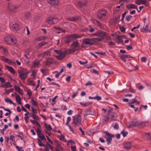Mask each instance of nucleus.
I'll return each mask as SVG.
<instances>
[{
    "instance_id": "a19ab883",
    "label": "nucleus",
    "mask_w": 151,
    "mask_h": 151,
    "mask_svg": "<svg viewBox=\"0 0 151 151\" xmlns=\"http://www.w3.org/2000/svg\"><path fill=\"white\" fill-rule=\"evenodd\" d=\"M45 39H46V38L45 37L41 36V37L37 38H36V40H37L39 41H40L45 40Z\"/></svg>"
},
{
    "instance_id": "7c9ffc66",
    "label": "nucleus",
    "mask_w": 151,
    "mask_h": 151,
    "mask_svg": "<svg viewBox=\"0 0 151 151\" xmlns=\"http://www.w3.org/2000/svg\"><path fill=\"white\" fill-rule=\"evenodd\" d=\"M6 68L12 73L14 74L15 73V71L13 68L12 67L7 66L6 67Z\"/></svg>"
},
{
    "instance_id": "dca6fc26",
    "label": "nucleus",
    "mask_w": 151,
    "mask_h": 151,
    "mask_svg": "<svg viewBox=\"0 0 151 151\" xmlns=\"http://www.w3.org/2000/svg\"><path fill=\"white\" fill-rule=\"evenodd\" d=\"M46 65H50L51 64L54 63V60L52 58H48L46 61Z\"/></svg>"
},
{
    "instance_id": "4be33fe9",
    "label": "nucleus",
    "mask_w": 151,
    "mask_h": 151,
    "mask_svg": "<svg viewBox=\"0 0 151 151\" xmlns=\"http://www.w3.org/2000/svg\"><path fill=\"white\" fill-rule=\"evenodd\" d=\"M104 133L106 134V135L105 136V138L106 139H112L113 137L114 136V135L111 134L109 133V132L107 131L105 132Z\"/></svg>"
},
{
    "instance_id": "c85d7f7f",
    "label": "nucleus",
    "mask_w": 151,
    "mask_h": 151,
    "mask_svg": "<svg viewBox=\"0 0 151 151\" xmlns=\"http://www.w3.org/2000/svg\"><path fill=\"white\" fill-rule=\"evenodd\" d=\"M64 41L65 43H69L72 41L69 35L64 38Z\"/></svg>"
},
{
    "instance_id": "864d4df0",
    "label": "nucleus",
    "mask_w": 151,
    "mask_h": 151,
    "mask_svg": "<svg viewBox=\"0 0 151 151\" xmlns=\"http://www.w3.org/2000/svg\"><path fill=\"white\" fill-rule=\"evenodd\" d=\"M95 99H96L98 101L100 100L101 99V97L100 96H98L97 94L96 96L95 97Z\"/></svg>"
},
{
    "instance_id": "412c9836",
    "label": "nucleus",
    "mask_w": 151,
    "mask_h": 151,
    "mask_svg": "<svg viewBox=\"0 0 151 151\" xmlns=\"http://www.w3.org/2000/svg\"><path fill=\"white\" fill-rule=\"evenodd\" d=\"M127 7L129 9H138L137 6L132 4H128L127 6Z\"/></svg>"
},
{
    "instance_id": "a878e982",
    "label": "nucleus",
    "mask_w": 151,
    "mask_h": 151,
    "mask_svg": "<svg viewBox=\"0 0 151 151\" xmlns=\"http://www.w3.org/2000/svg\"><path fill=\"white\" fill-rule=\"evenodd\" d=\"M12 86L11 85V83L9 82H7L5 84H2V87H4L6 88L11 87Z\"/></svg>"
},
{
    "instance_id": "aec40b11",
    "label": "nucleus",
    "mask_w": 151,
    "mask_h": 151,
    "mask_svg": "<svg viewBox=\"0 0 151 151\" xmlns=\"http://www.w3.org/2000/svg\"><path fill=\"white\" fill-rule=\"evenodd\" d=\"M86 1H81L79 2L77 4L78 6L80 7L85 6L86 5Z\"/></svg>"
},
{
    "instance_id": "4c0bfd02",
    "label": "nucleus",
    "mask_w": 151,
    "mask_h": 151,
    "mask_svg": "<svg viewBox=\"0 0 151 151\" xmlns=\"http://www.w3.org/2000/svg\"><path fill=\"white\" fill-rule=\"evenodd\" d=\"M45 126L47 129L48 131H50L52 129V128L50 124L47 125V124H45Z\"/></svg>"
},
{
    "instance_id": "3c124183",
    "label": "nucleus",
    "mask_w": 151,
    "mask_h": 151,
    "mask_svg": "<svg viewBox=\"0 0 151 151\" xmlns=\"http://www.w3.org/2000/svg\"><path fill=\"white\" fill-rule=\"evenodd\" d=\"M13 90V88H11L9 89L5 90V91L6 93L9 94V93L12 92Z\"/></svg>"
},
{
    "instance_id": "79ce46f5",
    "label": "nucleus",
    "mask_w": 151,
    "mask_h": 151,
    "mask_svg": "<svg viewBox=\"0 0 151 151\" xmlns=\"http://www.w3.org/2000/svg\"><path fill=\"white\" fill-rule=\"evenodd\" d=\"M16 100L17 101H21V99L20 96L18 95H16Z\"/></svg>"
},
{
    "instance_id": "e433bc0d",
    "label": "nucleus",
    "mask_w": 151,
    "mask_h": 151,
    "mask_svg": "<svg viewBox=\"0 0 151 151\" xmlns=\"http://www.w3.org/2000/svg\"><path fill=\"white\" fill-rule=\"evenodd\" d=\"M78 17H73L72 18H70L68 19L71 21H75L78 19Z\"/></svg>"
},
{
    "instance_id": "9d476101",
    "label": "nucleus",
    "mask_w": 151,
    "mask_h": 151,
    "mask_svg": "<svg viewBox=\"0 0 151 151\" xmlns=\"http://www.w3.org/2000/svg\"><path fill=\"white\" fill-rule=\"evenodd\" d=\"M140 30L141 32H151V29H149L148 24L146 25L144 28H141Z\"/></svg>"
},
{
    "instance_id": "4468645a",
    "label": "nucleus",
    "mask_w": 151,
    "mask_h": 151,
    "mask_svg": "<svg viewBox=\"0 0 151 151\" xmlns=\"http://www.w3.org/2000/svg\"><path fill=\"white\" fill-rule=\"evenodd\" d=\"M69 35L72 41L81 37V36L80 35L76 33L71 35Z\"/></svg>"
},
{
    "instance_id": "2eb2a0df",
    "label": "nucleus",
    "mask_w": 151,
    "mask_h": 151,
    "mask_svg": "<svg viewBox=\"0 0 151 151\" xmlns=\"http://www.w3.org/2000/svg\"><path fill=\"white\" fill-rule=\"evenodd\" d=\"M123 36L119 35L117 37V38L116 39V40L117 41V43L118 44H122L123 43V41L122 40Z\"/></svg>"
},
{
    "instance_id": "58836bf2",
    "label": "nucleus",
    "mask_w": 151,
    "mask_h": 151,
    "mask_svg": "<svg viewBox=\"0 0 151 151\" xmlns=\"http://www.w3.org/2000/svg\"><path fill=\"white\" fill-rule=\"evenodd\" d=\"M41 139V140H46V138L44 135L43 134H40L38 136Z\"/></svg>"
},
{
    "instance_id": "8fccbe9b",
    "label": "nucleus",
    "mask_w": 151,
    "mask_h": 151,
    "mask_svg": "<svg viewBox=\"0 0 151 151\" xmlns=\"http://www.w3.org/2000/svg\"><path fill=\"white\" fill-rule=\"evenodd\" d=\"M91 72L97 74V75L99 74V72L95 69H93L91 70Z\"/></svg>"
},
{
    "instance_id": "69168bd1",
    "label": "nucleus",
    "mask_w": 151,
    "mask_h": 151,
    "mask_svg": "<svg viewBox=\"0 0 151 151\" xmlns=\"http://www.w3.org/2000/svg\"><path fill=\"white\" fill-rule=\"evenodd\" d=\"M31 101L32 102V105H34L35 106H37V103L36 101H34L32 99H31Z\"/></svg>"
},
{
    "instance_id": "0e129e2a",
    "label": "nucleus",
    "mask_w": 151,
    "mask_h": 151,
    "mask_svg": "<svg viewBox=\"0 0 151 151\" xmlns=\"http://www.w3.org/2000/svg\"><path fill=\"white\" fill-rule=\"evenodd\" d=\"M14 88L16 91L17 92L21 89L20 87L18 86H14Z\"/></svg>"
},
{
    "instance_id": "ddd939ff",
    "label": "nucleus",
    "mask_w": 151,
    "mask_h": 151,
    "mask_svg": "<svg viewBox=\"0 0 151 151\" xmlns=\"http://www.w3.org/2000/svg\"><path fill=\"white\" fill-rule=\"evenodd\" d=\"M48 2L50 4L53 6L57 5L59 4L58 0H48Z\"/></svg>"
},
{
    "instance_id": "09e8293b",
    "label": "nucleus",
    "mask_w": 151,
    "mask_h": 151,
    "mask_svg": "<svg viewBox=\"0 0 151 151\" xmlns=\"http://www.w3.org/2000/svg\"><path fill=\"white\" fill-rule=\"evenodd\" d=\"M32 111L33 113V114H36L37 113V111L35 109L34 107L32 106L31 107Z\"/></svg>"
},
{
    "instance_id": "774afa93",
    "label": "nucleus",
    "mask_w": 151,
    "mask_h": 151,
    "mask_svg": "<svg viewBox=\"0 0 151 151\" xmlns=\"http://www.w3.org/2000/svg\"><path fill=\"white\" fill-rule=\"evenodd\" d=\"M36 132L38 136H39V135L41 133V131L39 128H38L36 131Z\"/></svg>"
},
{
    "instance_id": "c756f323",
    "label": "nucleus",
    "mask_w": 151,
    "mask_h": 151,
    "mask_svg": "<svg viewBox=\"0 0 151 151\" xmlns=\"http://www.w3.org/2000/svg\"><path fill=\"white\" fill-rule=\"evenodd\" d=\"M127 55H121L119 56V57L121 60L124 62H126V60L125 59V58H127Z\"/></svg>"
},
{
    "instance_id": "b1692460",
    "label": "nucleus",
    "mask_w": 151,
    "mask_h": 151,
    "mask_svg": "<svg viewBox=\"0 0 151 151\" xmlns=\"http://www.w3.org/2000/svg\"><path fill=\"white\" fill-rule=\"evenodd\" d=\"M12 28L13 30L17 31L20 29L19 26L17 24H14L12 26Z\"/></svg>"
},
{
    "instance_id": "1a4fd4ad",
    "label": "nucleus",
    "mask_w": 151,
    "mask_h": 151,
    "mask_svg": "<svg viewBox=\"0 0 151 151\" xmlns=\"http://www.w3.org/2000/svg\"><path fill=\"white\" fill-rule=\"evenodd\" d=\"M124 147L127 150H129L131 149L132 144L130 142H126L123 143Z\"/></svg>"
},
{
    "instance_id": "49530a36",
    "label": "nucleus",
    "mask_w": 151,
    "mask_h": 151,
    "mask_svg": "<svg viewBox=\"0 0 151 151\" xmlns=\"http://www.w3.org/2000/svg\"><path fill=\"white\" fill-rule=\"evenodd\" d=\"M5 101L7 103L9 102L10 104H12V101L9 99L5 98Z\"/></svg>"
},
{
    "instance_id": "6e6552de",
    "label": "nucleus",
    "mask_w": 151,
    "mask_h": 151,
    "mask_svg": "<svg viewBox=\"0 0 151 151\" xmlns=\"http://www.w3.org/2000/svg\"><path fill=\"white\" fill-rule=\"evenodd\" d=\"M17 7L18 6L10 4H8V9L10 11H14L16 9H17Z\"/></svg>"
},
{
    "instance_id": "0eeeda50",
    "label": "nucleus",
    "mask_w": 151,
    "mask_h": 151,
    "mask_svg": "<svg viewBox=\"0 0 151 151\" xmlns=\"http://www.w3.org/2000/svg\"><path fill=\"white\" fill-rule=\"evenodd\" d=\"M83 42L86 45H92L94 44V43L92 40V38H84L83 40Z\"/></svg>"
},
{
    "instance_id": "bb28decb",
    "label": "nucleus",
    "mask_w": 151,
    "mask_h": 151,
    "mask_svg": "<svg viewBox=\"0 0 151 151\" xmlns=\"http://www.w3.org/2000/svg\"><path fill=\"white\" fill-rule=\"evenodd\" d=\"M50 55V52L48 51H46L43 53L41 54L40 55L43 58L45 56H47Z\"/></svg>"
},
{
    "instance_id": "de8ad7c7",
    "label": "nucleus",
    "mask_w": 151,
    "mask_h": 151,
    "mask_svg": "<svg viewBox=\"0 0 151 151\" xmlns=\"http://www.w3.org/2000/svg\"><path fill=\"white\" fill-rule=\"evenodd\" d=\"M28 82L29 83V85H32L33 86L35 85V83L32 80L28 79Z\"/></svg>"
},
{
    "instance_id": "6ab92c4d",
    "label": "nucleus",
    "mask_w": 151,
    "mask_h": 151,
    "mask_svg": "<svg viewBox=\"0 0 151 151\" xmlns=\"http://www.w3.org/2000/svg\"><path fill=\"white\" fill-rule=\"evenodd\" d=\"M142 137L144 138L151 139V134L149 133H145L143 134Z\"/></svg>"
},
{
    "instance_id": "e2e57ef3",
    "label": "nucleus",
    "mask_w": 151,
    "mask_h": 151,
    "mask_svg": "<svg viewBox=\"0 0 151 151\" xmlns=\"http://www.w3.org/2000/svg\"><path fill=\"white\" fill-rule=\"evenodd\" d=\"M147 58L145 57H142L141 58V60L142 62L146 63V62Z\"/></svg>"
},
{
    "instance_id": "cd10ccee",
    "label": "nucleus",
    "mask_w": 151,
    "mask_h": 151,
    "mask_svg": "<svg viewBox=\"0 0 151 151\" xmlns=\"http://www.w3.org/2000/svg\"><path fill=\"white\" fill-rule=\"evenodd\" d=\"M0 59L5 62H6L9 64H10L11 63V61L7 58H5L3 56H1L0 57Z\"/></svg>"
},
{
    "instance_id": "f03ea898",
    "label": "nucleus",
    "mask_w": 151,
    "mask_h": 151,
    "mask_svg": "<svg viewBox=\"0 0 151 151\" xmlns=\"http://www.w3.org/2000/svg\"><path fill=\"white\" fill-rule=\"evenodd\" d=\"M19 76L22 80H25L27 77V75L29 73L27 69L23 68L18 70Z\"/></svg>"
},
{
    "instance_id": "a211bd4d",
    "label": "nucleus",
    "mask_w": 151,
    "mask_h": 151,
    "mask_svg": "<svg viewBox=\"0 0 151 151\" xmlns=\"http://www.w3.org/2000/svg\"><path fill=\"white\" fill-rule=\"evenodd\" d=\"M139 125V123L136 119H134L132 121L131 125L134 127L138 126Z\"/></svg>"
},
{
    "instance_id": "bf43d9fd",
    "label": "nucleus",
    "mask_w": 151,
    "mask_h": 151,
    "mask_svg": "<svg viewBox=\"0 0 151 151\" xmlns=\"http://www.w3.org/2000/svg\"><path fill=\"white\" fill-rule=\"evenodd\" d=\"M9 140V138L8 137H5V142H6L7 144H8Z\"/></svg>"
},
{
    "instance_id": "f3484780",
    "label": "nucleus",
    "mask_w": 151,
    "mask_h": 151,
    "mask_svg": "<svg viewBox=\"0 0 151 151\" xmlns=\"http://www.w3.org/2000/svg\"><path fill=\"white\" fill-rule=\"evenodd\" d=\"M40 63V61L37 60H36L33 61L32 65V67L33 68L37 67Z\"/></svg>"
},
{
    "instance_id": "7ed1b4c3",
    "label": "nucleus",
    "mask_w": 151,
    "mask_h": 151,
    "mask_svg": "<svg viewBox=\"0 0 151 151\" xmlns=\"http://www.w3.org/2000/svg\"><path fill=\"white\" fill-rule=\"evenodd\" d=\"M71 48L69 50V52H74L76 51H78L80 49V47L78 46V42L77 41L73 42L71 45Z\"/></svg>"
},
{
    "instance_id": "5fc2aeb1",
    "label": "nucleus",
    "mask_w": 151,
    "mask_h": 151,
    "mask_svg": "<svg viewBox=\"0 0 151 151\" xmlns=\"http://www.w3.org/2000/svg\"><path fill=\"white\" fill-rule=\"evenodd\" d=\"M38 141L39 142V143L38 144L40 146H46V145L43 144L42 142L40 140V139H38Z\"/></svg>"
},
{
    "instance_id": "052dcab7",
    "label": "nucleus",
    "mask_w": 151,
    "mask_h": 151,
    "mask_svg": "<svg viewBox=\"0 0 151 151\" xmlns=\"http://www.w3.org/2000/svg\"><path fill=\"white\" fill-rule=\"evenodd\" d=\"M140 27V24H138L137 26H136V27H133L131 29V31H133L134 29H137V28H139Z\"/></svg>"
},
{
    "instance_id": "20e7f679",
    "label": "nucleus",
    "mask_w": 151,
    "mask_h": 151,
    "mask_svg": "<svg viewBox=\"0 0 151 151\" xmlns=\"http://www.w3.org/2000/svg\"><path fill=\"white\" fill-rule=\"evenodd\" d=\"M54 51L59 55L56 56L57 58L59 60H61L66 55V52H62L61 50H54Z\"/></svg>"
},
{
    "instance_id": "f8f14e48",
    "label": "nucleus",
    "mask_w": 151,
    "mask_h": 151,
    "mask_svg": "<svg viewBox=\"0 0 151 151\" xmlns=\"http://www.w3.org/2000/svg\"><path fill=\"white\" fill-rule=\"evenodd\" d=\"M106 33L105 32L101 31H98V37L102 40L104 39V37L106 36Z\"/></svg>"
},
{
    "instance_id": "c03bdc74",
    "label": "nucleus",
    "mask_w": 151,
    "mask_h": 151,
    "mask_svg": "<svg viewBox=\"0 0 151 151\" xmlns=\"http://www.w3.org/2000/svg\"><path fill=\"white\" fill-rule=\"evenodd\" d=\"M26 91L27 92V95L29 96H30L32 95V92L29 89H27Z\"/></svg>"
},
{
    "instance_id": "393cba45",
    "label": "nucleus",
    "mask_w": 151,
    "mask_h": 151,
    "mask_svg": "<svg viewBox=\"0 0 151 151\" xmlns=\"http://www.w3.org/2000/svg\"><path fill=\"white\" fill-rule=\"evenodd\" d=\"M92 103V102H81L80 104L84 106H88Z\"/></svg>"
},
{
    "instance_id": "5701e85b",
    "label": "nucleus",
    "mask_w": 151,
    "mask_h": 151,
    "mask_svg": "<svg viewBox=\"0 0 151 151\" xmlns=\"http://www.w3.org/2000/svg\"><path fill=\"white\" fill-rule=\"evenodd\" d=\"M146 2L145 0H137L135 1V3L138 5H139L141 4H145Z\"/></svg>"
},
{
    "instance_id": "423d86ee",
    "label": "nucleus",
    "mask_w": 151,
    "mask_h": 151,
    "mask_svg": "<svg viewBox=\"0 0 151 151\" xmlns=\"http://www.w3.org/2000/svg\"><path fill=\"white\" fill-rule=\"evenodd\" d=\"M58 21V19L57 18L52 17H49L46 20V22L50 24L56 23Z\"/></svg>"
},
{
    "instance_id": "a18cd8bd",
    "label": "nucleus",
    "mask_w": 151,
    "mask_h": 151,
    "mask_svg": "<svg viewBox=\"0 0 151 151\" xmlns=\"http://www.w3.org/2000/svg\"><path fill=\"white\" fill-rule=\"evenodd\" d=\"M17 136L20 138L21 140H23L24 138V136L22 133H19L17 135Z\"/></svg>"
},
{
    "instance_id": "c9c22d12",
    "label": "nucleus",
    "mask_w": 151,
    "mask_h": 151,
    "mask_svg": "<svg viewBox=\"0 0 151 151\" xmlns=\"http://www.w3.org/2000/svg\"><path fill=\"white\" fill-rule=\"evenodd\" d=\"M92 40L93 42V43H94V42H95L96 41L100 42L102 40L100 38H92Z\"/></svg>"
},
{
    "instance_id": "680f3d73",
    "label": "nucleus",
    "mask_w": 151,
    "mask_h": 151,
    "mask_svg": "<svg viewBox=\"0 0 151 151\" xmlns=\"http://www.w3.org/2000/svg\"><path fill=\"white\" fill-rule=\"evenodd\" d=\"M88 61H86L85 62H82L81 61H79V63L81 65H84L88 63Z\"/></svg>"
},
{
    "instance_id": "6e6d98bb",
    "label": "nucleus",
    "mask_w": 151,
    "mask_h": 151,
    "mask_svg": "<svg viewBox=\"0 0 151 151\" xmlns=\"http://www.w3.org/2000/svg\"><path fill=\"white\" fill-rule=\"evenodd\" d=\"M13 142H14L15 140H14V137L13 135H11L10 136V137L9 138Z\"/></svg>"
},
{
    "instance_id": "ea45409f",
    "label": "nucleus",
    "mask_w": 151,
    "mask_h": 151,
    "mask_svg": "<svg viewBox=\"0 0 151 151\" xmlns=\"http://www.w3.org/2000/svg\"><path fill=\"white\" fill-rule=\"evenodd\" d=\"M31 117L34 119L38 120L39 119L38 116L36 115V114H32L31 115Z\"/></svg>"
},
{
    "instance_id": "37998d69",
    "label": "nucleus",
    "mask_w": 151,
    "mask_h": 151,
    "mask_svg": "<svg viewBox=\"0 0 151 151\" xmlns=\"http://www.w3.org/2000/svg\"><path fill=\"white\" fill-rule=\"evenodd\" d=\"M121 134L122 135L123 137H125L128 134V132H125L124 130H123L121 132Z\"/></svg>"
},
{
    "instance_id": "f257e3e1",
    "label": "nucleus",
    "mask_w": 151,
    "mask_h": 151,
    "mask_svg": "<svg viewBox=\"0 0 151 151\" xmlns=\"http://www.w3.org/2000/svg\"><path fill=\"white\" fill-rule=\"evenodd\" d=\"M73 118L72 124L75 127L79 126L81 125L82 119L79 114L73 116Z\"/></svg>"
},
{
    "instance_id": "39448f33",
    "label": "nucleus",
    "mask_w": 151,
    "mask_h": 151,
    "mask_svg": "<svg viewBox=\"0 0 151 151\" xmlns=\"http://www.w3.org/2000/svg\"><path fill=\"white\" fill-rule=\"evenodd\" d=\"M4 40L8 44L12 43L15 44L16 42V40L15 38H12L10 36H6L4 37Z\"/></svg>"
},
{
    "instance_id": "72a5a7b5",
    "label": "nucleus",
    "mask_w": 151,
    "mask_h": 151,
    "mask_svg": "<svg viewBox=\"0 0 151 151\" xmlns=\"http://www.w3.org/2000/svg\"><path fill=\"white\" fill-rule=\"evenodd\" d=\"M112 125L115 129H117L119 128V124L117 123L114 122L112 124Z\"/></svg>"
},
{
    "instance_id": "2f4dec72",
    "label": "nucleus",
    "mask_w": 151,
    "mask_h": 151,
    "mask_svg": "<svg viewBox=\"0 0 151 151\" xmlns=\"http://www.w3.org/2000/svg\"><path fill=\"white\" fill-rule=\"evenodd\" d=\"M47 44V42H46L44 41L39 43L37 45V47L40 48L41 47L46 45Z\"/></svg>"
},
{
    "instance_id": "4d7b16f0",
    "label": "nucleus",
    "mask_w": 151,
    "mask_h": 151,
    "mask_svg": "<svg viewBox=\"0 0 151 151\" xmlns=\"http://www.w3.org/2000/svg\"><path fill=\"white\" fill-rule=\"evenodd\" d=\"M132 16L130 15H127L126 17V19L127 21H129L130 19L132 18Z\"/></svg>"
},
{
    "instance_id": "f704fd0d",
    "label": "nucleus",
    "mask_w": 151,
    "mask_h": 151,
    "mask_svg": "<svg viewBox=\"0 0 151 151\" xmlns=\"http://www.w3.org/2000/svg\"><path fill=\"white\" fill-rule=\"evenodd\" d=\"M106 12L104 10H101L100 11L99 14L102 16L103 17H105L106 15Z\"/></svg>"
},
{
    "instance_id": "13d9d810",
    "label": "nucleus",
    "mask_w": 151,
    "mask_h": 151,
    "mask_svg": "<svg viewBox=\"0 0 151 151\" xmlns=\"http://www.w3.org/2000/svg\"><path fill=\"white\" fill-rule=\"evenodd\" d=\"M106 139V142H107V144L109 145L111 143V141H112V139L110 138H107Z\"/></svg>"
},
{
    "instance_id": "473e14b6",
    "label": "nucleus",
    "mask_w": 151,
    "mask_h": 151,
    "mask_svg": "<svg viewBox=\"0 0 151 151\" xmlns=\"http://www.w3.org/2000/svg\"><path fill=\"white\" fill-rule=\"evenodd\" d=\"M0 50L1 51H3L4 54L5 55H6L8 53V52L6 48L3 47H0Z\"/></svg>"
},
{
    "instance_id": "603ef678",
    "label": "nucleus",
    "mask_w": 151,
    "mask_h": 151,
    "mask_svg": "<svg viewBox=\"0 0 151 151\" xmlns=\"http://www.w3.org/2000/svg\"><path fill=\"white\" fill-rule=\"evenodd\" d=\"M104 72L106 73L108 75H111L114 73V72L113 71H105Z\"/></svg>"
},
{
    "instance_id": "338daca9",
    "label": "nucleus",
    "mask_w": 151,
    "mask_h": 151,
    "mask_svg": "<svg viewBox=\"0 0 151 151\" xmlns=\"http://www.w3.org/2000/svg\"><path fill=\"white\" fill-rule=\"evenodd\" d=\"M98 17L101 20H104L105 19V17H103L102 16L98 14Z\"/></svg>"
},
{
    "instance_id": "9b49d317",
    "label": "nucleus",
    "mask_w": 151,
    "mask_h": 151,
    "mask_svg": "<svg viewBox=\"0 0 151 151\" xmlns=\"http://www.w3.org/2000/svg\"><path fill=\"white\" fill-rule=\"evenodd\" d=\"M83 115L84 118L86 119L88 115H94V114L90 110H88L85 111Z\"/></svg>"
}]
</instances>
